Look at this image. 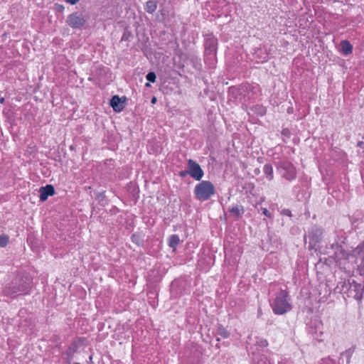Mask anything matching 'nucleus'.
<instances>
[{
    "instance_id": "27",
    "label": "nucleus",
    "mask_w": 364,
    "mask_h": 364,
    "mask_svg": "<svg viewBox=\"0 0 364 364\" xmlns=\"http://www.w3.org/2000/svg\"><path fill=\"white\" fill-rule=\"evenodd\" d=\"M9 242V237L5 234L0 235V247H5Z\"/></svg>"
},
{
    "instance_id": "31",
    "label": "nucleus",
    "mask_w": 364,
    "mask_h": 364,
    "mask_svg": "<svg viewBox=\"0 0 364 364\" xmlns=\"http://www.w3.org/2000/svg\"><path fill=\"white\" fill-rule=\"evenodd\" d=\"M353 352V348H349L348 350H346L343 354L346 355L347 358L349 360Z\"/></svg>"
},
{
    "instance_id": "34",
    "label": "nucleus",
    "mask_w": 364,
    "mask_h": 364,
    "mask_svg": "<svg viewBox=\"0 0 364 364\" xmlns=\"http://www.w3.org/2000/svg\"><path fill=\"white\" fill-rule=\"evenodd\" d=\"M282 214L285 215H288V216H291V210L289 209H284L282 210Z\"/></svg>"
},
{
    "instance_id": "36",
    "label": "nucleus",
    "mask_w": 364,
    "mask_h": 364,
    "mask_svg": "<svg viewBox=\"0 0 364 364\" xmlns=\"http://www.w3.org/2000/svg\"><path fill=\"white\" fill-rule=\"evenodd\" d=\"M65 1L67 3H69L71 5H75L79 1V0H65Z\"/></svg>"
},
{
    "instance_id": "7",
    "label": "nucleus",
    "mask_w": 364,
    "mask_h": 364,
    "mask_svg": "<svg viewBox=\"0 0 364 364\" xmlns=\"http://www.w3.org/2000/svg\"><path fill=\"white\" fill-rule=\"evenodd\" d=\"M307 331L309 335L318 342L323 341V324L318 319L311 320L307 324Z\"/></svg>"
},
{
    "instance_id": "32",
    "label": "nucleus",
    "mask_w": 364,
    "mask_h": 364,
    "mask_svg": "<svg viewBox=\"0 0 364 364\" xmlns=\"http://www.w3.org/2000/svg\"><path fill=\"white\" fill-rule=\"evenodd\" d=\"M257 364H270V362L266 357H262L257 360Z\"/></svg>"
},
{
    "instance_id": "43",
    "label": "nucleus",
    "mask_w": 364,
    "mask_h": 364,
    "mask_svg": "<svg viewBox=\"0 0 364 364\" xmlns=\"http://www.w3.org/2000/svg\"><path fill=\"white\" fill-rule=\"evenodd\" d=\"M145 86H146V87H151L150 82H146V83L145 84Z\"/></svg>"
},
{
    "instance_id": "2",
    "label": "nucleus",
    "mask_w": 364,
    "mask_h": 364,
    "mask_svg": "<svg viewBox=\"0 0 364 364\" xmlns=\"http://www.w3.org/2000/svg\"><path fill=\"white\" fill-rule=\"evenodd\" d=\"M204 37V55L205 63L210 68H214L216 63L218 41L213 33H206Z\"/></svg>"
},
{
    "instance_id": "12",
    "label": "nucleus",
    "mask_w": 364,
    "mask_h": 364,
    "mask_svg": "<svg viewBox=\"0 0 364 364\" xmlns=\"http://www.w3.org/2000/svg\"><path fill=\"white\" fill-rule=\"evenodd\" d=\"M39 198L41 201H46L49 196L55 194V188L53 186L48 184L39 188Z\"/></svg>"
},
{
    "instance_id": "19",
    "label": "nucleus",
    "mask_w": 364,
    "mask_h": 364,
    "mask_svg": "<svg viewBox=\"0 0 364 364\" xmlns=\"http://www.w3.org/2000/svg\"><path fill=\"white\" fill-rule=\"evenodd\" d=\"M78 348L77 343L76 342H73L66 350V355L68 356V359L70 361L74 355V353L76 352Z\"/></svg>"
},
{
    "instance_id": "9",
    "label": "nucleus",
    "mask_w": 364,
    "mask_h": 364,
    "mask_svg": "<svg viewBox=\"0 0 364 364\" xmlns=\"http://www.w3.org/2000/svg\"><path fill=\"white\" fill-rule=\"evenodd\" d=\"M187 164L188 175L196 181H200L204 176V171L200 166L191 159L187 161Z\"/></svg>"
},
{
    "instance_id": "18",
    "label": "nucleus",
    "mask_w": 364,
    "mask_h": 364,
    "mask_svg": "<svg viewBox=\"0 0 364 364\" xmlns=\"http://www.w3.org/2000/svg\"><path fill=\"white\" fill-rule=\"evenodd\" d=\"M353 252L355 256L360 257L362 259L361 264L364 267V242L359 245L356 248H355Z\"/></svg>"
},
{
    "instance_id": "39",
    "label": "nucleus",
    "mask_w": 364,
    "mask_h": 364,
    "mask_svg": "<svg viewBox=\"0 0 364 364\" xmlns=\"http://www.w3.org/2000/svg\"><path fill=\"white\" fill-rule=\"evenodd\" d=\"M259 113L260 114L263 115L265 113V110L264 107H259Z\"/></svg>"
},
{
    "instance_id": "42",
    "label": "nucleus",
    "mask_w": 364,
    "mask_h": 364,
    "mask_svg": "<svg viewBox=\"0 0 364 364\" xmlns=\"http://www.w3.org/2000/svg\"><path fill=\"white\" fill-rule=\"evenodd\" d=\"M5 102V99L4 97L0 98V103L4 104Z\"/></svg>"
},
{
    "instance_id": "28",
    "label": "nucleus",
    "mask_w": 364,
    "mask_h": 364,
    "mask_svg": "<svg viewBox=\"0 0 364 364\" xmlns=\"http://www.w3.org/2000/svg\"><path fill=\"white\" fill-rule=\"evenodd\" d=\"M281 134L283 136L282 140L284 142H287V139L291 137V132L288 128L283 129Z\"/></svg>"
},
{
    "instance_id": "13",
    "label": "nucleus",
    "mask_w": 364,
    "mask_h": 364,
    "mask_svg": "<svg viewBox=\"0 0 364 364\" xmlns=\"http://www.w3.org/2000/svg\"><path fill=\"white\" fill-rule=\"evenodd\" d=\"M125 100L126 97L121 98L118 95H114L109 101V105L115 112H121L124 107L123 104Z\"/></svg>"
},
{
    "instance_id": "37",
    "label": "nucleus",
    "mask_w": 364,
    "mask_h": 364,
    "mask_svg": "<svg viewBox=\"0 0 364 364\" xmlns=\"http://www.w3.org/2000/svg\"><path fill=\"white\" fill-rule=\"evenodd\" d=\"M55 6H56L57 10L60 12L63 11V10L64 9L63 6H62V5L56 4Z\"/></svg>"
},
{
    "instance_id": "45",
    "label": "nucleus",
    "mask_w": 364,
    "mask_h": 364,
    "mask_svg": "<svg viewBox=\"0 0 364 364\" xmlns=\"http://www.w3.org/2000/svg\"><path fill=\"white\" fill-rule=\"evenodd\" d=\"M362 180H363V183H364V174L363 173H362Z\"/></svg>"
},
{
    "instance_id": "6",
    "label": "nucleus",
    "mask_w": 364,
    "mask_h": 364,
    "mask_svg": "<svg viewBox=\"0 0 364 364\" xmlns=\"http://www.w3.org/2000/svg\"><path fill=\"white\" fill-rule=\"evenodd\" d=\"M323 228L317 225H314L308 229L306 234L304 235V242L306 244L307 239H309V250L317 251L319 248V244L323 240Z\"/></svg>"
},
{
    "instance_id": "1",
    "label": "nucleus",
    "mask_w": 364,
    "mask_h": 364,
    "mask_svg": "<svg viewBox=\"0 0 364 364\" xmlns=\"http://www.w3.org/2000/svg\"><path fill=\"white\" fill-rule=\"evenodd\" d=\"M33 279L26 272H18L11 282L6 284L2 293L5 296L15 298L20 295L28 294L32 287Z\"/></svg>"
},
{
    "instance_id": "20",
    "label": "nucleus",
    "mask_w": 364,
    "mask_h": 364,
    "mask_svg": "<svg viewBox=\"0 0 364 364\" xmlns=\"http://www.w3.org/2000/svg\"><path fill=\"white\" fill-rule=\"evenodd\" d=\"M215 335L220 336L223 338H228L230 337V333L223 325H218L215 331Z\"/></svg>"
},
{
    "instance_id": "38",
    "label": "nucleus",
    "mask_w": 364,
    "mask_h": 364,
    "mask_svg": "<svg viewBox=\"0 0 364 364\" xmlns=\"http://www.w3.org/2000/svg\"><path fill=\"white\" fill-rule=\"evenodd\" d=\"M321 364H334L331 360H323Z\"/></svg>"
},
{
    "instance_id": "22",
    "label": "nucleus",
    "mask_w": 364,
    "mask_h": 364,
    "mask_svg": "<svg viewBox=\"0 0 364 364\" xmlns=\"http://www.w3.org/2000/svg\"><path fill=\"white\" fill-rule=\"evenodd\" d=\"M131 240L132 242L139 247L144 245V237L140 233L136 232L132 234L131 236Z\"/></svg>"
},
{
    "instance_id": "26",
    "label": "nucleus",
    "mask_w": 364,
    "mask_h": 364,
    "mask_svg": "<svg viewBox=\"0 0 364 364\" xmlns=\"http://www.w3.org/2000/svg\"><path fill=\"white\" fill-rule=\"evenodd\" d=\"M132 37V32L128 29V28H126L123 32L121 41H130Z\"/></svg>"
},
{
    "instance_id": "40",
    "label": "nucleus",
    "mask_w": 364,
    "mask_h": 364,
    "mask_svg": "<svg viewBox=\"0 0 364 364\" xmlns=\"http://www.w3.org/2000/svg\"><path fill=\"white\" fill-rule=\"evenodd\" d=\"M151 104H155L156 102V97H153L151 100Z\"/></svg>"
},
{
    "instance_id": "33",
    "label": "nucleus",
    "mask_w": 364,
    "mask_h": 364,
    "mask_svg": "<svg viewBox=\"0 0 364 364\" xmlns=\"http://www.w3.org/2000/svg\"><path fill=\"white\" fill-rule=\"evenodd\" d=\"M262 213L267 218H272V214L270 213V212L266 208H262Z\"/></svg>"
},
{
    "instance_id": "41",
    "label": "nucleus",
    "mask_w": 364,
    "mask_h": 364,
    "mask_svg": "<svg viewBox=\"0 0 364 364\" xmlns=\"http://www.w3.org/2000/svg\"><path fill=\"white\" fill-rule=\"evenodd\" d=\"M363 144V141H358V144H357V146H359V147H362Z\"/></svg>"
},
{
    "instance_id": "29",
    "label": "nucleus",
    "mask_w": 364,
    "mask_h": 364,
    "mask_svg": "<svg viewBox=\"0 0 364 364\" xmlns=\"http://www.w3.org/2000/svg\"><path fill=\"white\" fill-rule=\"evenodd\" d=\"M146 78L149 82H155L156 75L154 72L151 71L147 73V75H146Z\"/></svg>"
},
{
    "instance_id": "17",
    "label": "nucleus",
    "mask_w": 364,
    "mask_h": 364,
    "mask_svg": "<svg viewBox=\"0 0 364 364\" xmlns=\"http://www.w3.org/2000/svg\"><path fill=\"white\" fill-rule=\"evenodd\" d=\"M263 172L268 181L274 178L273 167L270 164H266L263 167Z\"/></svg>"
},
{
    "instance_id": "16",
    "label": "nucleus",
    "mask_w": 364,
    "mask_h": 364,
    "mask_svg": "<svg viewBox=\"0 0 364 364\" xmlns=\"http://www.w3.org/2000/svg\"><path fill=\"white\" fill-rule=\"evenodd\" d=\"M229 212L234 215L237 218H240L243 215L245 209L242 205H236L230 208Z\"/></svg>"
},
{
    "instance_id": "11",
    "label": "nucleus",
    "mask_w": 364,
    "mask_h": 364,
    "mask_svg": "<svg viewBox=\"0 0 364 364\" xmlns=\"http://www.w3.org/2000/svg\"><path fill=\"white\" fill-rule=\"evenodd\" d=\"M346 237L341 236L338 237V241L331 245V248L335 250V254H338L339 252L342 255V257H347L348 256V253L345 250L343 247V244L345 243Z\"/></svg>"
},
{
    "instance_id": "30",
    "label": "nucleus",
    "mask_w": 364,
    "mask_h": 364,
    "mask_svg": "<svg viewBox=\"0 0 364 364\" xmlns=\"http://www.w3.org/2000/svg\"><path fill=\"white\" fill-rule=\"evenodd\" d=\"M105 198V192H98L96 193L95 199L100 203L102 202Z\"/></svg>"
},
{
    "instance_id": "10",
    "label": "nucleus",
    "mask_w": 364,
    "mask_h": 364,
    "mask_svg": "<svg viewBox=\"0 0 364 364\" xmlns=\"http://www.w3.org/2000/svg\"><path fill=\"white\" fill-rule=\"evenodd\" d=\"M352 287V282L350 280L348 281H341L338 282L336 287H335V292L339 294H347L348 296V294H350Z\"/></svg>"
},
{
    "instance_id": "25",
    "label": "nucleus",
    "mask_w": 364,
    "mask_h": 364,
    "mask_svg": "<svg viewBox=\"0 0 364 364\" xmlns=\"http://www.w3.org/2000/svg\"><path fill=\"white\" fill-rule=\"evenodd\" d=\"M255 345L259 348H264L267 346L268 342L266 339L261 337H256Z\"/></svg>"
},
{
    "instance_id": "24",
    "label": "nucleus",
    "mask_w": 364,
    "mask_h": 364,
    "mask_svg": "<svg viewBox=\"0 0 364 364\" xmlns=\"http://www.w3.org/2000/svg\"><path fill=\"white\" fill-rule=\"evenodd\" d=\"M191 63L193 64V67L198 70H200L202 68V65H201V63H200V58H198V56H192L191 58Z\"/></svg>"
},
{
    "instance_id": "14",
    "label": "nucleus",
    "mask_w": 364,
    "mask_h": 364,
    "mask_svg": "<svg viewBox=\"0 0 364 364\" xmlns=\"http://www.w3.org/2000/svg\"><path fill=\"white\" fill-rule=\"evenodd\" d=\"M253 56L258 63H264L267 61L269 59V55L267 50L262 48H257L255 49Z\"/></svg>"
},
{
    "instance_id": "21",
    "label": "nucleus",
    "mask_w": 364,
    "mask_h": 364,
    "mask_svg": "<svg viewBox=\"0 0 364 364\" xmlns=\"http://www.w3.org/2000/svg\"><path fill=\"white\" fill-rule=\"evenodd\" d=\"M168 246L173 248V251L176 250V246L180 242V238L178 235H171L168 240Z\"/></svg>"
},
{
    "instance_id": "35",
    "label": "nucleus",
    "mask_w": 364,
    "mask_h": 364,
    "mask_svg": "<svg viewBox=\"0 0 364 364\" xmlns=\"http://www.w3.org/2000/svg\"><path fill=\"white\" fill-rule=\"evenodd\" d=\"M187 175H188V169L179 172V176L181 177H186Z\"/></svg>"
},
{
    "instance_id": "15",
    "label": "nucleus",
    "mask_w": 364,
    "mask_h": 364,
    "mask_svg": "<svg viewBox=\"0 0 364 364\" xmlns=\"http://www.w3.org/2000/svg\"><path fill=\"white\" fill-rule=\"evenodd\" d=\"M341 50L345 55H348L352 53L353 46L350 43L347 41H342L340 43Z\"/></svg>"
},
{
    "instance_id": "8",
    "label": "nucleus",
    "mask_w": 364,
    "mask_h": 364,
    "mask_svg": "<svg viewBox=\"0 0 364 364\" xmlns=\"http://www.w3.org/2000/svg\"><path fill=\"white\" fill-rule=\"evenodd\" d=\"M87 18L79 11L70 14L66 19L67 24L73 29H82L86 24Z\"/></svg>"
},
{
    "instance_id": "44",
    "label": "nucleus",
    "mask_w": 364,
    "mask_h": 364,
    "mask_svg": "<svg viewBox=\"0 0 364 364\" xmlns=\"http://www.w3.org/2000/svg\"><path fill=\"white\" fill-rule=\"evenodd\" d=\"M255 173H257V174L259 173V168H256L255 170Z\"/></svg>"
},
{
    "instance_id": "4",
    "label": "nucleus",
    "mask_w": 364,
    "mask_h": 364,
    "mask_svg": "<svg viewBox=\"0 0 364 364\" xmlns=\"http://www.w3.org/2000/svg\"><path fill=\"white\" fill-rule=\"evenodd\" d=\"M289 301L290 297L286 290L281 289L277 292L275 298L271 304L273 312L277 315H283L291 311L292 306Z\"/></svg>"
},
{
    "instance_id": "3",
    "label": "nucleus",
    "mask_w": 364,
    "mask_h": 364,
    "mask_svg": "<svg viewBox=\"0 0 364 364\" xmlns=\"http://www.w3.org/2000/svg\"><path fill=\"white\" fill-rule=\"evenodd\" d=\"M277 173L279 176L288 181L291 182L297 177V168L296 166L287 159H281L274 163Z\"/></svg>"
},
{
    "instance_id": "46",
    "label": "nucleus",
    "mask_w": 364,
    "mask_h": 364,
    "mask_svg": "<svg viewBox=\"0 0 364 364\" xmlns=\"http://www.w3.org/2000/svg\"><path fill=\"white\" fill-rule=\"evenodd\" d=\"M74 364H80V363H74Z\"/></svg>"
},
{
    "instance_id": "5",
    "label": "nucleus",
    "mask_w": 364,
    "mask_h": 364,
    "mask_svg": "<svg viewBox=\"0 0 364 364\" xmlns=\"http://www.w3.org/2000/svg\"><path fill=\"white\" fill-rule=\"evenodd\" d=\"M216 193V189L213 183L210 181H200L193 189V195L196 200L204 202L210 200Z\"/></svg>"
},
{
    "instance_id": "23",
    "label": "nucleus",
    "mask_w": 364,
    "mask_h": 364,
    "mask_svg": "<svg viewBox=\"0 0 364 364\" xmlns=\"http://www.w3.org/2000/svg\"><path fill=\"white\" fill-rule=\"evenodd\" d=\"M157 9V4L155 1L150 0L146 4L145 11L149 14H153Z\"/></svg>"
}]
</instances>
